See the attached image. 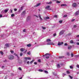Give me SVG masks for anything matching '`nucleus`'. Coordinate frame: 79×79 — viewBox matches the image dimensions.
Masks as SVG:
<instances>
[{
    "label": "nucleus",
    "instance_id": "nucleus-1",
    "mask_svg": "<svg viewBox=\"0 0 79 79\" xmlns=\"http://www.w3.org/2000/svg\"><path fill=\"white\" fill-rule=\"evenodd\" d=\"M49 56H50V54L48 53H47L45 55H43V57H45L46 58L48 59V58H49Z\"/></svg>",
    "mask_w": 79,
    "mask_h": 79
},
{
    "label": "nucleus",
    "instance_id": "nucleus-2",
    "mask_svg": "<svg viewBox=\"0 0 79 79\" xmlns=\"http://www.w3.org/2000/svg\"><path fill=\"white\" fill-rule=\"evenodd\" d=\"M9 60H13L14 59V57L12 55H9L8 56Z\"/></svg>",
    "mask_w": 79,
    "mask_h": 79
},
{
    "label": "nucleus",
    "instance_id": "nucleus-3",
    "mask_svg": "<svg viewBox=\"0 0 79 79\" xmlns=\"http://www.w3.org/2000/svg\"><path fill=\"white\" fill-rule=\"evenodd\" d=\"M30 19H31V17L28 16L27 18V21H30Z\"/></svg>",
    "mask_w": 79,
    "mask_h": 79
},
{
    "label": "nucleus",
    "instance_id": "nucleus-4",
    "mask_svg": "<svg viewBox=\"0 0 79 79\" xmlns=\"http://www.w3.org/2000/svg\"><path fill=\"white\" fill-rule=\"evenodd\" d=\"M64 33V31H61L59 33V35H62Z\"/></svg>",
    "mask_w": 79,
    "mask_h": 79
},
{
    "label": "nucleus",
    "instance_id": "nucleus-5",
    "mask_svg": "<svg viewBox=\"0 0 79 79\" xmlns=\"http://www.w3.org/2000/svg\"><path fill=\"white\" fill-rule=\"evenodd\" d=\"M63 44V42H62L61 43L60 42H59L58 43V45H62Z\"/></svg>",
    "mask_w": 79,
    "mask_h": 79
},
{
    "label": "nucleus",
    "instance_id": "nucleus-6",
    "mask_svg": "<svg viewBox=\"0 0 79 79\" xmlns=\"http://www.w3.org/2000/svg\"><path fill=\"white\" fill-rule=\"evenodd\" d=\"M47 45H54V44L53 43H47Z\"/></svg>",
    "mask_w": 79,
    "mask_h": 79
},
{
    "label": "nucleus",
    "instance_id": "nucleus-7",
    "mask_svg": "<svg viewBox=\"0 0 79 79\" xmlns=\"http://www.w3.org/2000/svg\"><path fill=\"white\" fill-rule=\"evenodd\" d=\"M50 6H46L45 8V9L46 10H47V9H49V8H50Z\"/></svg>",
    "mask_w": 79,
    "mask_h": 79
},
{
    "label": "nucleus",
    "instance_id": "nucleus-8",
    "mask_svg": "<svg viewBox=\"0 0 79 79\" xmlns=\"http://www.w3.org/2000/svg\"><path fill=\"white\" fill-rule=\"evenodd\" d=\"M79 15V10L78 11H77L76 13H75V15Z\"/></svg>",
    "mask_w": 79,
    "mask_h": 79
},
{
    "label": "nucleus",
    "instance_id": "nucleus-9",
    "mask_svg": "<svg viewBox=\"0 0 79 79\" xmlns=\"http://www.w3.org/2000/svg\"><path fill=\"white\" fill-rule=\"evenodd\" d=\"M24 58L25 60H31V58L30 57H25Z\"/></svg>",
    "mask_w": 79,
    "mask_h": 79
},
{
    "label": "nucleus",
    "instance_id": "nucleus-10",
    "mask_svg": "<svg viewBox=\"0 0 79 79\" xmlns=\"http://www.w3.org/2000/svg\"><path fill=\"white\" fill-rule=\"evenodd\" d=\"M24 50H25V49L24 48H22L20 49V51H21V52H23Z\"/></svg>",
    "mask_w": 79,
    "mask_h": 79
},
{
    "label": "nucleus",
    "instance_id": "nucleus-11",
    "mask_svg": "<svg viewBox=\"0 0 79 79\" xmlns=\"http://www.w3.org/2000/svg\"><path fill=\"white\" fill-rule=\"evenodd\" d=\"M49 17L48 16L46 17V18L45 17L44 18V20H46V19H49Z\"/></svg>",
    "mask_w": 79,
    "mask_h": 79
},
{
    "label": "nucleus",
    "instance_id": "nucleus-12",
    "mask_svg": "<svg viewBox=\"0 0 79 79\" xmlns=\"http://www.w3.org/2000/svg\"><path fill=\"white\" fill-rule=\"evenodd\" d=\"M73 7H76V3H73Z\"/></svg>",
    "mask_w": 79,
    "mask_h": 79
},
{
    "label": "nucleus",
    "instance_id": "nucleus-13",
    "mask_svg": "<svg viewBox=\"0 0 79 79\" xmlns=\"http://www.w3.org/2000/svg\"><path fill=\"white\" fill-rule=\"evenodd\" d=\"M8 10H9V9H7V10H4V12L5 13H7V12H8Z\"/></svg>",
    "mask_w": 79,
    "mask_h": 79
},
{
    "label": "nucleus",
    "instance_id": "nucleus-14",
    "mask_svg": "<svg viewBox=\"0 0 79 79\" xmlns=\"http://www.w3.org/2000/svg\"><path fill=\"white\" fill-rule=\"evenodd\" d=\"M40 3H39L38 4H37L35 6L37 7V6H40Z\"/></svg>",
    "mask_w": 79,
    "mask_h": 79
},
{
    "label": "nucleus",
    "instance_id": "nucleus-15",
    "mask_svg": "<svg viewBox=\"0 0 79 79\" xmlns=\"http://www.w3.org/2000/svg\"><path fill=\"white\" fill-rule=\"evenodd\" d=\"M26 13V10H24L23 11L22 13V15H25V14Z\"/></svg>",
    "mask_w": 79,
    "mask_h": 79
},
{
    "label": "nucleus",
    "instance_id": "nucleus-16",
    "mask_svg": "<svg viewBox=\"0 0 79 79\" xmlns=\"http://www.w3.org/2000/svg\"><path fill=\"white\" fill-rule=\"evenodd\" d=\"M23 6H22L21 7L20 9L19 10V11H21V10H23Z\"/></svg>",
    "mask_w": 79,
    "mask_h": 79
},
{
    "label": "nucleus",
    "instance_id": "nucleus-17",
    "mask_svg": "<svg viewBox=\"0 0 79 79\" xmlns=\"http://www.w3.org/2000/svg\"><path fill=\"white\" fill-rule=\"evenodd\" d=\"M27 47H30L31 46V44H28L27 45Z\"/></svg>",
    "mask_w": 79,
    "mask_h": 79
},
{
    "label": "nucleus",
    "instance_id": "nucleus-18",
    "mask_svg": "<svg viewBox=\"0 0 79 79\" xmlns=\"http://www.w3.org/2000/svg\"><path fill=\"white\" fill-rule=\"evenodd\" d=\"M51 41V40L50 39H48L47 40V42H50Z\"/></svg>",
    "mask_w": 79,
    "mask_h": 79
},
{
    "label": "nucleus",
    "instance_id": "nucleus-19",
    "mask_svg": "<svg viewBox=\"0 0 79 79\" xmlns=\"http://www.w3.org/2000/svg\"><path fill=\"white\" fill-rule=\"evenodd\" d=\"M39 17L40 19L42 20V18H41V16H40V14L39 15Z\"/></svg>",
    "mask_w": 79,
    "mask_h": 79
},
{
    "label": "nucleus",
    "instance_id": "nucleus-20",
    "mask_svg": "<svg viewBox=\"0 0 79 79\" xmlns=\"http://www.w3.org/2000/svg\"><path fill=\"white\" fill-rule=\"evenodd\" d=\"M14 54L15 56H17L18 58H19V56H18V55L17 54H16V53H14Z\"/></svg>",
    "mask_w": 79,
    "mask_h": 79
},
{
    "label": "nucleus",
    "instance_id": "nucleus-21",
    "mask_svg": "<svg viewBox=\"0 0 79 79\" xmlns=\"http://www.w3.org/2000/svg\"><path fill=\"white\" fill-rule=\"evenodd\" d=\"M5 45L7 47H9V44H6Z\"/></svg>",
    "mask_w": 79,
    "mask_h": 79
},
{
    "label": "nucleus",
    "instance_id": "nucleus-22",
    "mask_svg": "<svg viewBox=\"0 0 79 79\" xmlns=\"http://www.w3.org/2000/svg\"><path fill=\"white\" fill-rule=\"evenodd\" d=\"M71 48H72L71 46H69L68 47V48L69 50H70V49H71Z\"/></svg>",
    "mask_w": 79,
    "mask_h": 79
},
{
    "label": "nucleus",
    "instance_id": "nucleus-23",
    "mask_svg": "<svg viewBox=\"0 0 79 79\" xmlns=\"http://www.w3.org/2000/svg\"><path fill=\"white\" fill-rule=\"evenodd\" d=\"M52 2H47L46 3L47 4H52Z\"/></svg>",
    "mask_w": 79,
    "mask_h": 79
},
{
    "label": "nucleus",
    "instance_id": "nucleus-24",
    "mask_svg": "<svg viewBox=\"0 0 79 79\" xmlns=\"http://www.w3.org/2000/svg\"><path fill=\"white\" fill-rule=\"evenodd\" d=\"M0 53L2 55H3V52L2 51H0Z\"/></svg>",
    "mask_w": 79,
    "mask_h": 79
},
{
    "label": "nucleus",
    "instance_id": "nucleus-25",
    "mask_svg": "<svg viewBox=\"0 0 79 79\" xmlns=\"http://www.w3.org/2000/svg\"><path fill=\"white\" fill-rule=\"evenodd\" d=\"M39 71L40 72H43V70L41 69H39Z\"/></svg>",
    "mask_w": 79,
    "mask_h": 79
},
{
    "label": "nucleus",
    "instance_id": "nucleus-26",
    "mask_svg": "<svg viewBox=\"0 0 79 79\" xmlns=\"http://www.w3.org/2000/svg\"><path fill=\"white\" fill-rule=\"evenodd\" d=\"M59 58H64V56H60L59 57Z\"/></svg>",
    "mask_w": 79,
    "mask_h": 79
},
{
    "label": "nucleus",
    "instance_id": "nucleus-27",
    "mask_svg": "<svg viewBox=\"0 0 79 79\" xmlns=\"http://www.w3.org/2000/svg\"><path fill=\"white\" fill-rule=\"evenodd\" d=\"M66 6V4H61V6Z\"/></svg>",
    "mask_w": 79,
    "mask_h": 79
},
{
    "label": "nucleus",
    "instance_id": "nucleus-28",
    "mask_svg": "<svg viewBox=\"0 0 79 79\" xmlns=\"http://www.w3.org/2000/svg\"><path fill=\"white\" fill-rule=\"evenodd\" d=\"M1 13H5V10H2L1 11Z\"/></svg>",
    "mask_w": 79,
    "mask_h": 79
},
{
    "label": "nucleus",
    "instance_id": "nucleus-29",
    "mask_svg": "<svg viewBox=\"0 0 79 79\" xmlns=\"http://www.w3.org/2000/svg\"><path fill=\"white\" fill-rule=\"evenodd\" d=\"M57 67L58 68H60V64H58L57 65Z\"/></svg>",
    "mask_w": 79,
    "mask_h": 79
},
{
    "label": "nucleus",
    "instance_id": "nucleus-30",
    "mask_svg": "<svg viewBox=\"0 0 79 79\" xmlns=\"http://www.w3.org/2000/svg\"><path fill=\"white\" fill-rule=\"evenodd\" d=\"M66 72L67 74H70V72H69V71H66Z\"/></svg>",
    "mask_w": 79,
    "mask_h": 79
},
{
    "label": "nucleus",
    "instance_id": "nucleus-31",
    "mask_svg": "<svg viewBox=\"0 0 79 79\" xmlns=\"http://www.w3.org/2000/svg\"><path fill=\"white\" fill-rule=\"evenodd\" d=\"M15 16V14H13L11 15V17H13Z\"/></svg>",
    "mask_w": 79,
    "mask_h": 79
},
{
    "label": "nucleus",
    "instance_id": "nucleus-32",
    "mask_svg": "<svg viewBox=\"0 0 79 79\" xmlns=\"http://www.w3.org/2000/svg\"><path fill=\"white\" fill-rule=\"evenodd\" d=\"M56 2V3H60L61 2L57 1Z\"/></svg>",
    "mask_w": 79,
    "mask_h": 79
},
{
    "label": "nucleus",
    "instance_id": "nucleus-33",
    "mask_svg": "<svg viewBox=\"0 0 79 79\" xmlns=\"http://www.w3.org/2000/svg\"><path fill=\"white\" fill-rule=\"evenodd\" d=\"M70 69H73V66H70Z\"/></svg>",
    "mask_w": 79,
    "mask_h": 79
},
{
    "label": "nucleus",
    "instance_id": "nucleus-34",
    "mask_svg": "<svg viewBox=\"0 0 79 79\" xmlns=\"http://www.w3.org/2000/svg\"><path fill=\"white\" fill-rule=\"evenodd\" d=\"M71 56L72 57H73V56H74V55L73 54V53H71Z\"/></svg>",
    "mask_w": 79,
    "mask_h": 79
},
{
    "label": "nucleus",
    "instance_id": "nucleus-35",
    "mask_svg": "<svg viewBox=\"0 0 79 79\" xmlns=\"http://www.w3.org/2000/svg\"><path fill=\"white\" fill-rule=\"evenodd\" d=\"M42 28L43 29H46V28L45 27H42Z\"/></svg>",
    "mask_w": 79,
    "mask_h": 79
},
{
    "label": "nucleus",
    "instance_id": "nucleus-36",
    "mask_svg": "<svg viewBox=\"0 0 79 79\" xmlns=\"http://www.w3.org/2000/svg\"><path fill=\"white\" fill-rule=\"evenodd\" d=\"M71 44H73V40H71L70 41Z\"/></svg>",
    "mask_w": 79,
    "mask_h": 79
},
{
    "label": "nucleus",
    "instance_id": "nucleus-37",
    "mask_svg": "<svg viewBox=\"0 0 79 79\" xmlns=\"http://www.w3.org/2000/svg\"><path fill=\"white\" fill-rule=\"evenodd\" d=\"M44 73H46L47 74H48V71H45Z\"/></svg>",
    "mask_w": 79,
    "mask_h": 79
},
{
    "label": "nucleus",
    "instance_id": "nucleus-38",
    "mask_svg": "<svg viewBox=\"0 0 79 79\" xmlns=\"http://www.w3.org/2000/svg\"><path fill=\"white\" fill-rule=\"evenodd\" d=\"M19 70H20V71H22V69H21V67H19Z\"/></svg>",
    "mask_w": 79,
    "mask_h": 79
},
{
    "label": "nucleus",
    "instance_id": "nucleus-39",
    "mask_svg": "<svg viewBox=\"0 0 79 79\" xmlns=\"http://www.w3.org/2000/svg\"><path fill=\"white\" fill-rule=\"evenodd\" d=\"M27 54H28V55H31V53L30 52H28Z\"/></svg>",
    "mask_w": 79,
    "mask_h": 79
},
{
    "label": "nucleus",
    "instance_id": "nucleus-40",
    "mask_svg": "<svg viewBox=\"0 0 79 79\" xmlns=\"http://www.w3.org/2000/svg\"><path fill=\"white\" fill-rule=\"evenodd\" d=\"M62 22H63L62 20H60L59 21V23H62Z\"/></svg>",
    "mask_w": 79,
    "mask_h": 79
},
{
    "label": "nucleus",
    "instance_id": "nucleus-41",
    "mask_svg": "<svg viewBox=\"0 0 79 79\" xmlns=\"http://www.w3.org/2000/svg\"><path fill=\"white\" fill-rule=\"evenodd\" d=\"M66 17H67V15H65L63 16V18H66Z\"/></svg>",
    "mask_w": 79,
    "mask_h": 79
},
{
    "label": "nucleus",
    "instance_id": "nucleus-42",
    "mask_svg": "<svg viewBox=\"0 0 79 79\" xmlns=\"http://www.w3.org/2000/svg\"><path fill=\"white\" fill-rule=\"evenodd\" d=\"M10 52L12 53H14L13 51H10Z\"/></svg>",
    "mask_w": 79,
    "mask_h": 79
},
{
    "label": "nucleus",
    "instance_id": "nucleus-43",
    "mask_svg": "<svg viewBox=\"0 0 79 79\" xmlns=\"http://www.w3.org/2000/svg\"><path fill=\"white\" fill-rule=\"evenodd\" d=\"M69 77H70V79H73V77H71V76L69 75Z\"/></svg>",
    "mask_w": 79,
    "mask_h": 79
},
{
    "label": "nucleus",
    "instance_id": "nucleus-44",
    "mask_svg": "<svg viewBox=\"0 0 79 79\" xmlns=\"http://www.w3.org/2000/svg\"><path fill=\"white\" fill-rule=\"evenodd\" d=\"M23 55V53L22 52L20 53V56H21Z\"/></svg>",
    "mask_w": 79,
    "mask_h": 79
},
{
    "label": "nucleus",
    "instance_id": "nucleus-45",
    "mask_svg": "<svg viewBox=\"0 0 79 79\" xmlns=\"http://www.w3.org/2000/svg\"><path fill=\"white\" fill-rule=\"evenodd\" d=\"M67 55H68V56H69V52H67Z\"/></svg>",
    "mask_w": 79,
    "mask_h": 79
},
{
    "label": "nucleus",
    "instance_id": "nucleus-46",
    "mask_svg": "<svg viewBox=\"0 0 79 79\" xmlns=\"http://www.w3.org/2000/svg\"><path fill=\"white\" fill-rule=\"evenodd\" d=\"M38 62H41V60H40V59H39L38 60Z\"/></svg>",
    "mask_w": 79,
    "mask_h": 79
},
{
    "label": "nucleus",
    "instance_id": "nucleus-47",
    "mask_svg": "<svg viewBox=\"0 0 79 79\" xmlns=\"http://www.w3.org/2000/svg\"><path fill=\"white\" fill-rule=\"evenodd\" d=\"M54 18H57V15H54Z\"/></svg>",
    "mask_w": 79,
    "mask_h": 79
},
{
    "label": "nucleus",
    "instance_id": "nucleus-48",
    "mask_svg": "<svg viewBox=\"0 0 79 79\" xmlns=\"http://www.w3.org/2000/svg\"><path fill=\"white\" fill-rule=\"evenodd\" d=\"M56 33H55L53 34V36H56Z\"/></svg>",
    "mask_w": 79,
    "mask_h": 79
},
{
    "label": "nucleus",
    "instance_id": "nucleus-49",
    "mask_svg": "<svg viewBox=\"0 0 79 79\" xmlns=\"http://www.w3.org/2000/svg\"><path fill=\"white\" fill-rule=\"evenodd\" d=\"M3 17V16H2V15H0V18H2Z\"/></svg>",
    "mask_w": 79,
    "mask_h": 79
},
{
    "label": "nucleus",
    "instance_id": "nucleus-50",
    "mask_svg": "<svg viewBox=\"0 0 79 79\" xmlns=\"http://www.w3.org/2000/svg\"><path fill=\"white\" fill-rule=\"evenodd\" d=\"M75 21V19H72V21L73 22V21Z\"/></svg>",
    "mask_w": 79,
    "mask_h": 79
},
{
    "label": "nucleus",
    "instance_id": "nucleus-51",
    "mask_svg": "<svg viewBox=\"0 0 79 79\" xmlns=\"http://www.w3.org/2000/svg\"><path fill=\"white\" fill-rule=\"evenodd\" d=\"M77 68H79V65L77 64Z\"/></svg>",
    "mask_w": 79,
    "mask_h": 79
},
{
    "label": "nucleus",
    "instance_id": "nucleus-52",
    "mask_svg": "<svg viewBox=\"0 0 79 79\" xmlns=\"http://www.w3.org/2000/svg\"><path fill=\"white\" fill-rule=\"evenodd\" d=\"M34 64H37V62H34Z\"/></svg>",
    "mask_w": 79,
    "mask_h": 79
},
{
    "label": "nucleus",
    "instance_id": "nucleus-53",
    "mask_svg": "<svg viewBox=\"0 0 79 79\" xmlns=\"http://www.w3.org/2000/svg\"><path fill=\"white\" fill-rule=\"evenodd\" d=\"M64 45H65V46H66L68 45V44L65 43L64 44Z\"/></svg>",
    "mask_w": 79,
    "mask_h": 79
},
{
    "label": "nucleus",
    "instance_id": "nucleus-54",
    "mask_svg": "<svg viewBox=\"0 0 79 79\" xmlns=\"http://www.w3.org/2000/svg\"><path fill=\"white\" fill-rule=\"evenodd\" d=\"M27 64H29V61H28V62H27Z\"/></svg>",
    "mask_w": 79,
    "mask_h": 79
},
{
    "label": "nucleus",
    "instance_id": "nucleus-55",
    "mask_svg": "<svg viewBox=\"0 0 79 79\" xmlns=\"http://www.w3.org/2000/svg\"><path fill=\"white\" fill-rule=\"evenodd\" d=\"M17 10V9H14V11H16Z\"/></svg>",
    "mask_w": 79,
    "mask_h": 79
},
{
    "label": "nucleus",
    "instance_id": "nucleus-56",
    "mask_svg": "<svg viewBox=\"0 0 79 79\" xmlns=\"http://www.w3.org/2000/svg\"><path fill=\"white\" fill-rule=\"evenodd\" d=\"M77 27V26L76 25H75L74 26V27Z\"/></svg>",
    "mask_w": 79,
    "mask_h": 79
},
{
    "label": "nucleus",
    "instance_id": "nucleus-57",
    "mask_svg": "<svg viewBox=\"0 0 79 79\" xmlns=\"http://www.w3.org/2000/svg\"><path fill=\"white\" fill-rule=\"evenodd\" d=\"M52 10V9H51V8H49V9H48V10Z\"/></svg>",
    "mask_w": 79,
    "mask_h": 79
},
{
    "label": "nucleus",
    "instance_id": "nucleus-58",
    "mask_svg": "<svg viewBox=\"0 0 79 79\" xmlns=\"http://www.w3.org/2000/svg\"><path fill=\"white\" fill-rule=\"evenodd\" d=\"M23 32H26V29L23 30Z\"/></svg>",
    "mask_w": 79,
    "mask_h": 79
},
{
    "label": "nucleus",
    "instance_id": "nucleus-59",
    "mask_svg": "<svg viewBox=\"0 0 79 79\" xmlns=\"http://www.w3.org/2000/svg\"><path fill=\"white\" fill-rule=\"evenodd\" d=\"M33 62V61H31L30 62V63H31V64H32V63Z\"/></svg>",
    "mask_w": 79,
    "mask_h": 79
},
{
    "label": "nucleus",
    "instance_id": "nucleus-60",
    "mask_svg": "<svg viewBox=\"0 0 79 79\" xmlns=\"http://www.w3.org/2000/svg\"><path fill=\"white\" fill-rule=\"evenodd\" d=\"M77 44L78 45H79V43H78V42L77 43Z\"/></svg>",
    "mask_w": 79,
    "mask_h": 79
},
{
    "label": "nucleus",
    "instance_id": "nucleus-61",
    "mask_svg": "<svg viewBox=\"0 0 79 79\" xmlns=\"http://www.w3.org/2000/svg\"><path fill=\"white\" fill-rule=\"evenodd\" d=\"M35 16H36V18H38V16H37V15H35Z\"/></svg>",
    "mask_w": 79,
    "mask_h": 79
},
{
    "label": "nucleus",
    "instance_id": "nucleus-62",
    "mask_svg": "<svg viewBox=\"0 0 79 79\" xmlns=\"http://www.w3.org/2000/svg\"><path fill=\"white\" fill-rule=\"evenodd\" d=\"M10 11H11V13H13V11H12V10H10Z\"/></svg>",
    "mask_w": 79,
    "mask_h": 79
},
{
    "label": "nucleus",
    "instance_id": "nucleus-63",
    "mask_svg": "<svg viewBox=\"0 0 79 79\" xmlns=\"http://www.w3.org/2000/svg\"><path fill=\"white\" fill-rule=\"evenodd\" d=\"M77 37H79V35H77Z\"/></svg>",
    "mask_w": 79,
    "mask_h": 79
},
{
    "label": "nucleus",
    "instance_id": "nucleus-64",
    "mask_svg": "<svg viewBox=\"0 0 79 79\" xmlns=\"http://www.w3.org/2000/svg\"><path fill=\"white\" fill-rule=\"evenodd\" d=\"M4 66H2V68L3 69V68H4Z\"/></svg>",
    "mask_w": 79,
    "mask_h": 79
}]
</instances>
